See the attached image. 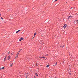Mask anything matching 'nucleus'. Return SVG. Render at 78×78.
I'll list each match as a JSON object with an SVG mask.
<instances>
[{
    "instance_id": "obj_1",
    "label": "nucleus",
    "mask_w": 78,
    "mask_h": 78,
    "mask_svg": "<svg viewBox=\"0 0 78 78\" xmlns=\"http://www.w3.org/2000/svg\"><path fill=\"white\" fill-rule=\"evenodd\" d=\"M19 52H17V53L16 55V57H17H17H18V56L19 55Z\"/></svg>"
},
{
    "instance_id": "obj_2",
    "label": "nucleus",
    "mask_w": 78,
    "mask_h": 78,
    "mask_svg": "<svg viewBox=\"0 0 78 78\" xmlns=\"http://www.w3.org/2000/svg\"><path fill=\"white\" fill-rule=\"evenodd\" d=\"M66 27H67V24H65L64 26H63V27L64 28H66Z\"/></svg>"
},
{
    "instance_id": "obj_3",
    "label": "nucleus",
    "mask_w": 78,
    "mask_h": 78,
    "mask_svg": "<svg viewBox=\"0 0 78 78\" xmlns=\"http://www.w3.org/2000/svg\"><path fill=\"white\" fill-rule=\"evenodd\" d=\"M22 39H23V38H20L19 39V41H22Z\"/></svg>"
},
{
    "instance_id": "obj_4",
    "label": "nucleus",
    "mask_w": 78,
    "mask_h": 78,
    "mask_svg": "<svg viewBox=\"0 0 78 78\" xmlns=\"http://www.w3.org/2000/svg\"><path fill=\"white\" fill-rule=\"evenodd\" d=\"M69 19H71V18H72V16H69Z\"/></svg>"
},
{
    "instance_id": "obj_5",
    "label": "nucleus",
    "mask_w": 78,
    "mask_h": 78,
    "mask_svg": "<svg viewBox=\"0 0 78 78\" xmlns=\"http://www.w3.org/2000/svg\"><path fill=\"white\" fill-rule=\"evenodd\" d=\"M20 31H21V30H19L17 31L16 32V33H19Z\"/></svg>"
},
{
    "instance_id": "obj_6",
    "label": "nucleus",
    "mask_w": 78,
    "mask_h": 78,
    "mask_svg": "<svg viewBox=\"0 0 78 78\" xmlns=\"http://www.w3.org/2000/svg\"><path fill=\"white\" fill-rule=\"evenodd\" d=\"M21 50H22V49L19 50V51L18 52V53H19H19L21 51Z\"/></svg>"
},
{
    "instance_id": "obj_7",
    "label": "nucleus",
    "mask_w": 78,
    "mask_h": 78,
    "mask_svg": "<svg viewBox=\"0 0 78 78\" xmlns=\"http://www.w3.org/2000/svg\"><path fill=\"white\" fill-rule=\"evenodd\" d=\"M8 58L9 59H11V57H10V56H9L8 57Z\"/></svg>"
},
{
    "instance_id": "obj_8",
    "label": "nucleus",
    "mask_w": 78,
    "mask_h": 78,
    "mask_svg": "<svg viewBox=\"0 0 78 78\" xmlns=\"http://www.w3.org/2000/svg\"><path fill=\"white\" fill-rule=\"evenodd\" d=\"M36 33H34V36H36Z\"/></svg>"
},
{
    "instance_id": "obj_9",
    "label": "nucleus",
    "mask_w": 78,
    "mask_h": 78,
    "mask_svg": "<svg viewBox=\"0 0 78 78\" xmlns=\"http://www.w3.org/2000/svg\"><path fill=\"white\" fill-rule=\"evenodd\" d=\"M46 67H49V65H47L46 66Z\"/></svg>"
},
{
    "instance_id": "obj_10",
    "label": "nucleus",
    "mask_w": 78,
    "mask_h": 78,
    "mask_svg": "<svg viewBox=\"0 0 78 78\" xmlns=\"http://www.w3.org/2000/svg\"><path fill=\"white\" fill-rule=\"evenodd\" d=\"M13 65V63H12V64L10 65V66L12 67Z\"/></svg>"
},
{
    "instance_id": "obj_11",
    "label": "nucleus",
    "mask_w": 78,
    "mask_h": 78,
    "mask_svg": "<svg viewBox=\"0 0 78 78\" xmlns=\"http://www.w3.org/2000/svg\"><path fill=\"white\" fill-rule=\"evenodd\" d=\"M64 47V45H63V46H61V47H62V48H63V47Z\"/></svg>"
},
{
    "instance_id": "obj_12",
    "label": "nucleus",
    "mask_w": 78,
    "mask_h": 78,
    "mask_svg": "<svg viewBox=\"0 0 78 78\" xmlns=\"http://www.w3.org/2000/svg\"><path fill=\"white\" fill-rule=\"evenodd\" d=\"M17 57H15V59H17Z\"/></svg>"
},
{
    "instance_id": "obj_13",
    "label": "nucleus",
    "mask_w": 78,
    "mask_h": 78,
    "mask_svg": "<svg viewBox=\"0 0 78 78\" xmlns=\"http://www.w3.org/2000/svg\"><path fill=\"white\" fill-rule=\"evenodd\" d=\"M6 59V57H5L4 58V60H5Z\"/></svg>"
},
{
    "instance_id": "obj_14",
    "label": "nucleus",
    "mask_w": 78,
    "mask_h": 78,
    "mask_svg": "<svg viewBox=\"0 0 78 78\" xmlns=\"http://www.w3.org/2000/svg\"><path fill=\"white\" fill-rule=\"evenodd\" d=\"M42 58H45V57H42Z\"/></svg>"
},
{
    "instance_id": "obj_15",
    "label": "nucleus",
    "mask_w": 78,
    "mask_h": 78,
    "mask_svg": "<svg viewBox=\"0 0 78 78\" xmlns=\"http://www.w3.org/2000/svg\"><path fill=\"white\" fill-rule=\"evenodd\" d=\"M27 77H28V75H27L26 76V78H27Z\"/></svg>"
},
{
    "instance_id": "obj_16",
    "label": "nucleus",
    "mask_w": 78,
    "mask_h": 78,
    "mask_svg": "<svg viewBox=\"0 0 78 78\" xmlns=\"http://www.w3.org/2000/svg\"><path fill=\"white\" fill-rule=\"evenodd\" d=\"M35 75H37V73H35Z\"/></svg>"
},
{
    "instance_id": "obj_17",
    "label": "nucleus",
    "mask_w": 78,
    "mask_h": 78,
    "mask_svg": "<svg viewBox=\"0 0 78 78\" xmlns=\"http://www.w3.org/2000/svg\"><path fill=\"white\" fill-rule=\"evenodd\" d=\"M9 53H10V52H9L8 53V55H9Z\"/></svg>"
},
{
    "instance_id": "obj_18",
    "label": "nucleus",
    "mask_w": 78,
    "mask_h": 78,
    "mask_svg": "<svg viewBox=\"0 0 78 78\" xmlns=\"http://www.w3.org/2000/svg\"><path fill=\"white\" fill-rule=\"evenodd\" d=\"M42 58V57H39V58Z\"/></svg>"
},
{
    "instance_id": "obj_19",
    "label": "nucleus",
    "mask_w": 78,
    "mask_h": 78,
    "mask_svg": "<svg viewBox=\"0 0 78 78\" xmlns=\"http://www.w3.org/2000/svg\"><path fill=\"white\" fill-rule=\"evenodd\" d=\"M1 19H2V20H3V19L2 18V17H1Z\"/></svg>"
},
{
    "instance_id": "obj_20",
    "label": "nucleus",
    "mask_w": 78,
    "mask_h": 78,
    "mask_svg": "<svg viewBox=\"0 0 78 78\" xmlns=\"http://www.w3.org/2000/svg\"><path fill=\"white\" fill-rule=\"evenodd\" d=\"M13 55V54L12 53H11V55Z\"/></svg>"
},
{
    "instance_id": "obj_21",
    "label": "nucleus",
    "mask_w": 78,
    "mask_h": 78,
    "mask_svg": "<svg viewBox=\"0 0 78 78\" xmlns=\"http://www.w3.org/2000/svg\"><path fill=\"white\" fill-rule=\"evenodd\" d=\"M36 76H37V77L38 76V75H37H37H36Z\"/></svg>"
},
{
    "instance_id": "obj_22",
    "label": "nucleus",
    "mask_w": 78,
    "mask_h": 78,
    "mask_svg": "<svg viewBox=\"0 0 78 78\" xmlns=\"http://www.w3.org/2000/svg\"><path fill=\"white\" fill-rule=\"evenodd\" d=\"M2 68H0V70H2Z\"/></svg>"
},
{
    "instance_id": "obj_23",
    "label": "nucleus",
    "mask_w": 78,
    "mask_h": 78,
    "mask_svg": "<svg viewBox=\"0 0 78 78\" xmlns=\"http://www.w3.org/2000/svg\"><path fill=\"white\" fill-rule=\"evenodd\" d=\"M2 69H5V68H4V67H3V68H2Z\"/></svg>"
},
{
    "instance_id": "obj_24",
    "label": "nucleus",
    "mask_w": 78,
    "mask_h": 78,
    "mask_svg": "<svg viewBox=\"0 0 78 78\" xmlns=\"http://www.w3.org/2000/svg\"><path fill=\"white\" fill-rule=\"evenodd\" d=\"M57 64V63H56L55 64V66H56V64Z\"/></svg>"
},
{
    "instance_id": "obj_25",
    "label": "nucleus",
    "mask_w": 78,
    "mask_h": 78,
    "mask_svg": "<svg viewBox=\"0 0 78 78\" xmlns=\"http://www.w3.org/2000/svg\"><path fill=\"white\" fill-rule=\"evenodd\" d=\"M34 78H36V77H35V76H34Z\"/></svg>"
},
{
    "instance_id": "obj_26",
    "label": "nucleus",
    "mask_w": 78,
    "mask_h": 78,
    "mask_svg": "<svg viewBox=\"0 0 78 78\" xmlns=\"http://www.w3.org/2000/svg\"><path fill=\"white\" fill-rule=\"evenodd\" d=\"M4 61L5 62L6 61V59L4 60Z\"/></svg>"
},
{
    "instance_id": "obj_27",
    "label": "nucleus",
    "mask_w": 78,
    "mask_h": 78,
    "mask_svg": "<svg viewBox=\"0 0 78 78\" xmlns=\"http://www.w3.org/2000/svg\"><path fill=\"white\" fill-rule=\"evenodd\" d=\"M0 16L1 17V14L0 13Z\"/></svg>"
},
{
    "instance_id": "obj_28",
    "label": "nucleus",
    "mask_w": 78,
    "mask_h": 78,
    "mask_svg": "<svg viewBox=\"0 0 78 78\" xmlns=\"http://www.w3.org/2000/svg\"><path fill=\"white\" fill-rule=\"evenodd\" d=\"M58 1V0H56L55 1V2H56V1Z\"/></svg>"
},
{
    "instance_id": "obj_29",
    "label": "nucleus",
    "mask_w": 78,
    "mask_h": 78,
    "mask_svg": "<svg viewBox=\"0 0 78 78\" xmlns=\"http://www.w3.org/2000/svg\"><path fill=\"white\" fill-rule=\"evenodd\" d=\"M36 66H37V64H36Z\"/></svg>"
},
{
    "instance_id": "obj_30",
    "label": "nucleus",
    "mask_w": 78,
    "mask_h": 78,
    "mask_svg": "<svg viewBox=\"0 0 78 78\" xmlns=\"http://www.w3.org/2000/svg\"><path fill=\"white\" fill-rule=\"evenodd\" d=\"M22 40H23V39H22Z\"/></svg>"
},
{
    "instance_id": "obj_31",
    "label": "nucleus",
    "mask_w": 78,
    "mask_h": 78,
    "mask_svg": "<svg viewBox=\"0 0 78 78\" xmlns=\"http://www.w3.org/2000/svg\"><path fill=\"white\" fill-rule=\"evenodd\" d=\"M77 23H78V20H77Z\"/></svg>"
},
{
    "instance_id": "obj_32",
    "label": "nucleus",
    "mask_w": 78,
    "mask_h": 78,
    "mask_svg": "<svg viewBox=\"0 0 78 78\" xmlns=\"http://www.w3.org/2000/svg\"><path fill=\"white\" fill-rule=\"evenodd\" d=\"M26 75H27V73H25Z\"/></svg>"
},
{
    "instance_id": "obj_33",
    "label": "nucleus",
    "mask_w": 78,
    "mask_h": 78,
    "mask_svg": "<svg viewBox=\"0 0 78 78\" xmlns=\"http://www.w3.org/2000/svg\"><path fill=\"white\" fill-rule=\"evenodd\" d=\"M11 62H12V61H11Z\"/></svg>"
},
{
    "instance_id": "obj_34",
    "label": "nucleus",
    "mask_w": 78,
    "mask_h": 78,
    "mask_svg": "<svg viewBox=\"0 0 78 78\" xmlns=\"http://www.w3.org/2000/svg\"><path fill=\"white\" fill-rule=\"evenodd\" d=\"M66 3H67V2H66Z\"/></svg>"
}]
</instances>
